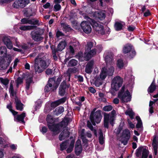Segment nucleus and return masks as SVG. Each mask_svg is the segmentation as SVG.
Listing matches in <instances>:
<instances>
[{"instance_id": "27", "label": "nucleus", "mask_w": 158, "mask_h": 158, "mask_svg": "<svg viewBox=\"0 0 158 158\" xmlns=\"http://www.w3.org/2000/svg\"><path fill=\"white\" fill-rule=\"evenodd\" d=\"M26 116V113L23 112L21 114L18 115L15 117V118L17 121L22 123H24V118Z\"/></svg>"}, {"instance_id": "19", "label": "nucleus", "mask_w": 158, "mask_h": 158, "mask_svg": "<svg viewBox=\"0 0 158 158\" xmlns=\"http://www.w3.org/2000/svg\"><path fill=\"white\" fill-rule=\"evenodd\" d=\"M82 150L81 141L80 140H78L76 143L75 152L77 155H78L81 152Z\"/></svg>"}, {"instance_id": "17", "label": "nucleus", "mask_w": 158, "mask_h": 158, "mask_svg": "<svg viewBox=\"0 0 158 158\" xmlns=\"http://www.w3.org/2000/svg\"><path fill=\"white\" fill-rule=\"evenodd\" d=\"M23 24H29L31 25H38L39 21L37 19H30L29 18H23L21 20Z\"/></svg>"}, {"instance_id": "13", "label": "nucleus", "mask_w": 158, "mask_h": 158, "mask_svg": "<svg viewBox=\"0 0 158 158\" xmlns=\"http://www.w3.org/2000/svg\"><path fill=\"white\" fill-rule=\"evenodd\" d=\"M30 3V0H16L13 4V6L16 8H23Z\"/></svg>"}, {"instance_id": "24", "label": "nucleus", "mask_w": 158, "mask_h": 158, "mask_svg": "<svg viewBox=\"0 0 158 158\" xmlns=\"http://www.w3.org/2000/svg\"><path fill=\"white\" fill-rule=\"evenodd\" d=\"M66 85L65 82L62 83L59 87V94L61 96H64L65 93V89L66 88Z\"/></svg>"}, {"instance_id": "62", "label": "nucleus", "mask_w": 158, "mask_h": 158, "mask_svg": "<svg viewBox=\"0 0 158 158\" xmlns=\"http://www.w3.org/2000/svg\"><path fill=\"white\" fill-rule=\"evenodd\" d=\"M36 107L37 108H39L40 107L41 105V103L40 101H38L36 103Z\"/></svg>"}, {"instance_id": "28", "label": "nucleus", "mask_w": 158, "mask_h": 158, "mask_svg": "<svg viewBox=\"0 0 158 158\" xmlns=\"http://www.w3.org/2000/svg\"><path fill=\"white\" fill-rule=\"evenodd\" d=\"M66 45V43L65 41L60 42L58 44L57 50L59 51H62L65 47Z\"/></svg>"}, {"instance_id": "20", "label": "nucleus", "mask_w": 158, "mask_h": 158, "mask_svg": "<svg viewBox=\"0 0 158 158\" xmlns=\"http://www.w3.org/2000/svg\"><path fill=\"white\" fill-rule=\"evenodd\" d=\"M4 44L6 45L7 48L9 49H11L13 47L12 44L9 39L7 37H4L3 39Z\"/></svg>"}, {"instance_id": "38", "label": "nucleus", "mask_w": 158, "mask_h": 158, "mask_svg": "<svg viewBox=\"0 0 158 158\" xmlns=\"http://www.w3.org/2000/svg\"><path fill=\"white\" fill-rule=\"evenodd\" d=\"M156 88V85L153 81L148 88V91L150 93H152L155 90Z\"/></svg>"}, {"instance_id": "10", "label": "nucleus", "mask_w": 158, "mask_h": 158, "mask_svg": "<svg viewBox=\"0 0 158 158\" xmlns=\"http://www.w3.org/2000/svg\"><path fill=\"white\" fill-rule=\"evenodd\" d=\"M101 114L100 110H98L93 113L92 112L90 116L91 121L94 125H95V123H98L101 119Z\"/></svg>"}, {"instance_id": "3", "label": "nucleus", "mask_w": 158, "mask_h": 158, "mask_svg": "<svg viewBox=\"0 0 158 158\" xmlns=\"http://www.w3.org/2000/svg\"><path fill=\"white\" fill-rule=\"evenodd\" d=\"M46 120L48 123V126L50 130L53 131L54 134H56L59 132L60 128L63 127L65 128L68 124L67 121L63 120L58 125H55L54 123V120L51 115L47 116Z\"/></svg>"}, {"instance_id": "35", "label": "nucleus", "mask_w": 158, "mask_h": 158, "mask_svg": "<svg viewBox=\"0 0 158 158\" xmlns=\"http://www.w3.org/2000/svg\"><path fill=\"white\" fill-rule=\"evenodd\" d=\"M14 83V81H11L10 83V86L9 89V92L11 95L13 96L15 95L14 88L13 87V84Z\"/></svg>"}, {"instance_id": "16", "label": "nucleus", "mask_w": 158, "mask_h": 158, "mask_svg": "<svg viewBox=\"0 0 158 158\" xmlns=\"http://www.w3.org/2000/svg\"><path fill=\"white\" fill-rule=\"evenodd\" d=\"M141 152H142L141 158H147L148 154V149L142 147L139 148L136 150V156L139 157L141 155Z\"/></svg>"}, {"instance_id": "41", "label": "nucleus", "mask_w": 158, "mask_h": 158, "mask_svg": "<svg viewBox=\"0 0 158 158\" xmlns=\"http://www.w3.org/2000/svg\"><path fill=\"white\" fill-rule=\"evenodd\" d=\"M74 141L73 140L71 142L69 147L66 150L67 153H70L73 150L74 147Z\"/></svg>"}, {"instance_id": "7", "label": "nucleus", "mask_w": 158, "mask_h": 158, "mask_svg": "<svg viewBox=\"0 0 158 158\" xmlns=\"http://www.w3.org/2000/svg\"><path fill=\"white\" fill-rule=\"evenodd\" d=\"M89 20L91 21V25L94 30L98 33L103 35L105 33L103 25L99 22L98 23L91 19L89 18Z\"/></svg>"}, {"instance_id": "4", "label": "nucleus", "mask_w": 158, "mask_h": 158, "mask_svg": "<svg viewBox=\"0 0 158 158\" xmlns=\"http://www.w3.org/2000/svg\"><path fill=\"white\" fill-rule=\"evenodd\" d=\"M118 97L122 102H127L131 101V95L128 90L125 89L124 86H123L120 91L118 93Z\"/></svg>"}, {"instance_id": "50", "label": "nucleus", "mask_w": 158, "mask_h": 158, "mask_svg": "<svg viewBox=\"0 0 158 158\" xmlns=\"http://www.w3.org/2000/svg\"><path fill=\"white\" fill-rule=\"evenodd\" d=\"M61 6L60 5L58 4H56L54 6V10L55 11H57L60 10Z\"/></svg>"}, {"instance_id": "1", "label": "nucleus", "mask_w": 158, "mask_h": 158, "mask_svg": "<svg viewBox=\"0 0 158 158\" xmlns=\"http://www.w3.org/2000/svg\"><path fill=\"white\" fill-rule=\"evenodd\" d=\"M105 60L106 62L107 66L102 68L101 72L100 74V77L96 79L94 84L97 87H98L102 84V81L108 76H111L113 74L114 69L113 64L114 62L113 60V55L110 53L107 55L106 53L104 54Z\"/></svg>"}, {"instance_id": "45", "label": "nucleus", "mask_w": 158, "mask_h": 158, "mask_svg": "<svg viewBox=\"0 0 158 158\" xmlns=\"http://www.w3.org/2000/svg\"><path fill=\"white\" fill-rule=\"evenodd\" d=\"M7 108L12 113L13 115H15L17 114L18 112L12 109V106L11 103L8 105L7 106Z\"/></svg>"}, {"instance_id": "30", "label": "nucleus", "mask_w": 158, "mask_h": 158, "mask_svg": "<svg viewBox=\"0 0 158 158\" xmlns=\"http://www.w3.org/2000/svg\"><path fill=\"white\" fill-rule=\"evenodd\" d=\"M136 118L137 121V123L136 125V127L137 128L140 129L141 130H143L142 123L140 118L139 116H136Z\"/></svg>"}, {"instance_id": "58", "label": "nucleus", "mask_w": 158, "mask_h": 158, "mask_svg": "<svg viewBox=\"0 0 158 158\" xmlns=\"http://www.w3.org/2000/svg\"><path fill=\"white\" fill-rule=\"evenodd\" d=\"M119 100L117 98H115L113 100V102L115 104H118L119 103Z\"/></svg>"}, {"instance_id": "63", "label": "nucleus", "mask_w": 158, "mask_h": 158, "mask_svg": "<svg viewBox=\"0 0 158 158\" xmlns=\"http://www.w3.org/2000/svg\"><path fill=\"white\" fill-rule=\"evenodd\" d=\"M89 90L90 91L93 93H94L96 92V90L95 89L92 87H90L89 88Z\"/></svg>"}, {"instance_id": "37", "label": "nucleus", "mask_w": 158, "mask_h": 158, "mask_svg": "<svg viewBox=\"0 0 158 158\" xmlns=\"http://www.w3.org/2000/svg\"><path fill=\"white\" fill-rule=\"evenodd\" d=\"M93 44L92 42H89L87 43L86 47V48L85 52L87 53L90 51L91 50V48L93 47Z\"/></svg>"}, {"instance_id": "14", "label": "nucleus", "mask_w": 158, "mask_h": 158, "mask_svg": "<svg viewBox=\"0 0 158 158\" xmlns=\"http://www.w3.org/2000/svg\"><path fill=\"white\" fill-rule=\"evenodd\" d=\"M0 70H3L6 69L9 66L11 61V58L10 57H5L0 59Z\"/></svg>"}, {"instance_id": "39", "label": "nucleus", "mask_w": 158, "mask_h": 158, "mask_svg": "<svg viewBox=\"0 0 158 158\" xmlns=\"http://www.w3.org/2000/svg\"><path fill=\"white\" fill-rule=\"evenodd\" d=\"M152 145L153 149H157L158 147V141L156 140V136H154V138L153 140Z\"/></svg>"}, {"instance_id": "12", "label": "nucleus", "mask_w": 158, "mask_h": 158, "mask_svg": "<svg viewBox=\"0 0 158 158\" xmlns=\"http://www.w3.org/2000/svg\"><path fill=\"white\" fill-rule=\"evenodd\" d=\"M43 31L40 29H38L36 31L32 32V37L35 41L39 42L42 41L44 37L42 36L43 34Z\"/></svg>"}, {"instance_id": "23", "label": "nucleus", "mask_w": 158, "mask_h": 158, "mask_svg": "<svg viewBox=\"0 0 158 158\" xmlns=\"http://www.w3.org/2000/svg\"><path fill=\"white\" fill-rule=\"evenodd\" d=\"M15 101L16 109L20 111L23 110V105L17 98H15Z\"/></svg>"}, {"instance_id": "47", "label": "nucleus", "mask_w": 158, "mask_h": 158, "mask_svg": "<svg viewBox=\"0 0 158 158\" xmlns=\"http://www.w3.org/2000/svg\"><path fill=\"white\" fill-rule=\"evenodd\" d=\"M32 81V79L30 78L26 80V90H28L30 88V83Z\"/></svg>"}, {"instance_id": "60", "label": "nucleus", "mask_w": 158, "mask_h": 158, "mask_svg": "<svg viewBox=\"0 0 158 158\" xmlns=\"http://www.w3.org/2000/svg\"><path fill=\"white\" fill-rule=\"evenodd\" d=\"M47 131V128L45 127H43L42 128L41 131L43 133H46Z\"/></svg>"}, {"instance_id": "42", "label": "nucleus", "mask_w": 158, "mask_h": 158, "mask_svg": "<svg viewBox=\"0 0 158 158\" xmlns=\"http://www.w3.org/2000/svg\"><path fill=\"white\" fill-rule=\"evenodd\" d=\"M87 125L88 127L92 131H93L94 134L97 136V132L95 130H94L93 129V127L92 126L90 122L89 121L87 122Z\"/></svg>"}, {"instance_id": "61", "label": "nucleus", "mask_w": 158, "mask_h": 158, "mask_svg": "<svg viewBox=\"0 0 158 158\" xmlns=\"http://www.w3.org/2000/svg\"><path fill=\"white\" fill-rule=\"evenodd\" d=\"M50 3L49 2H47L44 5L43 7L45 9H47L50 6Z\"/></svg>"}, {"instance_id": "59", "label": "nucleus", "mask_w": 158, "mask_h": 158, "mask_svg": "<svg viewBox=\"0 0 158 158\" xmlns=\"http://www.w3.org/2000/svg\"><path fill=\"white\" fill-rule=\"evenodd\" d=\"M135 28V27L132 26H129L128 28V30L130 31H132Z\"/></svg>"}, {"instance_id": "56", "label": "nucleus", "mask_w": 158, "mask_h": 158, "mask_svg": "<svg viewBox=\"0 0 158 158\" xmlns=\"http://www.w3.org/2000/svg\"><path fill=\"white\" fill-rule=\"evenodd\" d=\"M52 72V70L49 69H47L46 71V73L48 75H51Z\"/></svg>"}, {"instance_id": "15", "label": "nucleus", "mask_w": 158, "mask_h": 158, "mask_svg": "<svg viewBox=\"0 0 158 158\" xmlns=\"http://www.w3.org/2000/svg\"><path fill=\"white\" fill-rule=\"evenodd\" d=\"M131 134L130 131L127 129L123 131V133L122 138L121 139L122 143L124 145L127 144V141L130 137Z\"/></svg>"}, {"instance_id": "9", "label": "nucleus", "mask_w": 158, "mask_h": 158, "mask_svg": "<svg viewBox=\"0 0 158 158\" xmlns=\"http://www.w3.org/2000/svg\"><path fill=\"white\" fill-rule=\"evenodd\" d=\"M85 18L87 19V21H84L82 22L81 24V26L84 32L86 34H88L90 33L92 31L90 25L91 22L89 20V18H90L89 17L85 16Z\"/></svg>"}, {"instance_id": "49", "label": "nucleus", "mask_w": 158, "mask_h": 158, "mask_svg": "<svg viewBox=\"0 0 158 158\" xmlns=\"http://www.w3.org/2000/svg\"><path fill=\"white\" fill-rule=\"evenodd\" d=\"M113 109V107L111 105H108L104 106L103 108V110L106 111H109Z\"/></svg>"}, {"instance_id": "55", "label": "nucleus", "mask_w": 158, "mask_h": 158, "mask_svg": "<svg viewBox=\"0 0 158 158\" xmlns=\"http://www.w3.org/2000/svg\"><path fill=\"white\" fill-rule=\"evenodd\" d=\"M86 55L84 54V57L80 56L78 57V59H79V60L81 61H83L84 60H87L86 59Z\"/></svg>"}, {"instance_id": "54", "label": "nucleus", "mask_w": 158, "mask_h": 158, "mask_svg": "<svg viewBox=\"0 0 158 158\" xmlns=\"http://www.w3.org/2000/svg\"><path fill=\"white\" fill-rule=\"evenodd\" d=\"M127 121L129 126L131 128H133L135 127L134 124L132 123V122L129 119H128Z\"/></svg>"}, {"instance_id": "21", "label": "nucleus", "mask_w": 158, "mask_h": 158, "mask_svg": "<svg viewBox=\"0 0 158 158\" xmlns=\"http://www.w3.org/2000/svg\"><path fill=\"white\" fill-rule=\"evenodd\" d=\"M94 62L91 61L89 62L86 64L85 69V72L87 73H91L92 71Z\"/></svg>"}, {"instance_id": "52", "label": "nucleus", "mask_w": 158, "mask_h": 158, "mask_svg": "<svg viewBox=\"0 0 158 158\" xmlns=\"http://www.w3.org/2000/svg\"><path fill=\"white\" fill-rule=\"evenodd\" d=\"M75 78L77 79L80 82H82L83 81V77L81 76L76 75L75 76Z\"/></svg>"}, {"instance_id": "43", "label": "nucleus", "mask_w": 158, "mask_h": 158, "mask_svg": "<svg viewBox=\"0 0 158 158\" xmlns=\"http://www.w3.org/2000/svg\"><path fill=\"white\" fill-rule=\"evenodd\" d=\"M117 67L118 68L120 69H122L124 66L123 61L121 59L118 60L117 61Z\"/></svg>"}, {"instance_id": "64", "label": "nucleus", "mask_w": 158, "mask_h": 158, "mask_svg": "<svg viewBox=\"0 0 158 158\" xmlns=\"http://www.w3.org/2000/svg\"><path fill=\"white\" fill-rule=\"evenodd\" d=\"M10 147L13 150L17 148V146L14 144L11 145Z\"/></svg>"}, {"instance_id": "26", "label": "nucleus", "mask_w": 158, "mask_h": 158, "mask_svg": "<svg viewBox=\"0 0 158 158\" xmlns=\"http://www.w3.org/2000/svg\"><path fill=\"white\" fill-rule=\"evenodd\" d=\"M69 131L67 130H64L63 131L59 136V139L60 140H62L64 139L66 137H69Z\"/></svg>"}, {"instance_id": "53", "label": "nucleus", "mask_w": 158, "mask_h": 158, "mask_svg": "<svg viewBox=\"0 0 158 158\" xmlns=\"http://www.w3.org/2000/svg\"><path fill=\"white\" fill-rule=\"evenodd\" d=\"M68 51L72 54H73L74 52V49L71 45H70L68 49Z\"/></svg>"}, {"instance_id": "22", "label": "nucleus", "mask_w": 158, "mask_h": 158, "mask_svg": "<svg viewBox=\"0 0 158 158\" xmlns=\"http://www.w3.org/2000/svg\"><path fill=\"white\" fill-rule=\"evenodd\" d=\"M66 100V98H62L55 102H52L51 104V106L54 108L60 104L64 103Z\"/></svg>"}, {"instance_id": "8", "label": "nucleus", "mask_w": 158, "mask_h": 158, "mask_svg": "<svg viewBox=\"0 0 158 158\" xmlns=\"http://www.w3.org/2000/svg\"><path fill=\"white\" fill-rule=\"evenodd\" d=\"M123 52L124 54H128V57L130 59L133 58L135 55V52L132 46L129 44H126L123 46Z\"/></svg>"}, {"instance_id": "34", "label": "nucleus", "mask_w": 158, "mask_h": 158, "mask_svg": "<svg viewBox=\"0 0 158 158\" xmlns=\"http://www.w3.org/2000/svg\"><path fill=\"white\" fill-rule=\"evenodd\" d=\"M99 142L100 144H103L104 142V138L102 132L101 130H99Z\"/></svg>"}, {"instance_id": "18", "label": "nucleus", "mask_w": 158, "mask_h": 158, "mask_svg": "<svg viewBox=\"0 0 158 158\" xmlns=\"http://www.w3.org/2000/svg\"><path fill=\"white\" fill-rule=\"evenodd\" d=\"M92 16L95 18H97L100 20L104 19L106 17L105 13L102 11H97L92 13Z\"/></svg>"}, {"instance_id": "57", "label": "nucleus", "mask_w": 158, "mask_h": 158, "mask_svg": "<svg viewBox=\"0 0 158 158\" xmlns=\"http://www.w3.org/2000/svg\"><path fill=\"white\" fill-rule=\"evenodd\" d=\"M63 35V33L61 31H58L56 33V36L58 38Z\"/></svg>"}, {"instance_id": "5", "label": "nucleus", "mask_w": 158, "mask_h": 158, "mask_svg": "<svg viewBox=\"0 0 158 158\" xmlns=\"http://www.w3.org/2000/svg\"><path fill=\"white\" fill-rule=\"evenodd\" d=\"M116 116V111L113 110L109 114H105L104 115V127L108 128L109 123L113 125V122Z\"/></svg>"}, {"instance_id": "33", "label": "nucleus", "mask_w": 158, "mask_h": 158, "mask_svg": "<svg viewBox=\"0 0 158 158\" xmlns=\"http://www.w3.org/2000/svg\"><path fill=\"white\" fill-rule=\"evenodd\" d=\"M34 26H23L19 27L20 30L23 31L29 30L34 29Z\"/></svg>"}, {"instance_id": "48", "label": "nucleus", "mask_w": 158, "mask_h": 158, "mask_svg": "<svg viewBox=\"0 0 158 158\" xmlns=\"http://www.w3.org/2000/svg\"><path fill=\"white\" fill-rule=\"evenodd\" d=\"M16 86L17 88L19 87V84H21L23 82V78L20 77H19L15 81Z\"/></svg>"}, {"instance_id": "6", "label": "nucleus", "mask_w": 158, "mask_h": 158, "mask_svg": "<svg viewBox=\"0 0 158 158\" xmlns=\"http://www.w3.org/2000/svg\"><path fill=\"white\" fill-rule=\"evenodd\" d=\"M58 85L56 82L55 78H51L49 79L48 83L45 86L44 90L47 92L50 91H54L56 89Z\"/></svg>"}, {"instance_id": "31", "label": "nucleus", "mask_w": 158, "mask_h": 158, "mask_svg": "<svg viewBox=\"0 0 158 158\" xmlns=\"http://www.w3.org/2000/svg\"><path fill=\"white\" fill-rule=\"evenodd\" d=\"M7 54V49L5 46L0 47V55L3 57L6 56Z\"/></svg>"}, {"instance_id": "40", "label": "nucleus", "mask_w": 158, "mask_h": 158, "mask_svg": "<svg viewBox=\"0 0 158 158\" xmlns=\"http://www.w3.org/2000/svg\"><path fill=\"white\" fill-rule=\"evenodd\" d=\"M64 108L62 106H60L56 109V114L57 115L61 114L64 111Z\"/></svg>"}, {"instance_id": "46", "label": "nucleus", "mask_w": 158, "mask_h": 158, "mask_svg": "<svg viewBox=\"0 0 158 158\" xmlns=\"http://www.w3.org/2000/svg\"><path fill=\"white\" fill-rule=\"evenodd\" d=\"M69 144L67 141L63 142L60 145V149L61 150H63L67 148V146Z\"/></svg>"}, {"instance_id": "29", "label": "nucleus", "mask_w": 158, "mask_h": 158, "mask_svg": "<svg viewBox=\"0 0 158 158\" xmlns=\"http://www.w3.org/2000/svg\"><path fill=\"white\" fill-rule=\"evenodd\" d=\"M124 25L123 22H116L114 25V28L116 30L118 31L122 29Z\"/></svg>"}, {"instance_id": "25", "label": "nucleus", "mask_w": 158, "mask_h": 158, "mask_svg": "<svg viewBox=\"0 0 158 158\" xmlns=\"http://www.w3.org/2000/svg\"><path fill=\"white\" fill-rule=\"evenodd\" d=\"M96 50L94 49L92 50H90V51L87 53L85 52V55H86V59L87 60H89L90 58L92 57L94 55L96 54Z\"/></svg>"}, {"instance_id": "36", "label": "nucleus", "mask_w": 158, "mask_h": 158, "mask_svg": "<svg viewBox=\"0 0 158 158\" xmlns=\"http://www.w3.org/2000/svg\"><path fill=\"white\" fill-rule=\"evenodd\" d=\"M9 82V80L6 78H3L2 77H0V83H1L5 86L8 85Z\"/></svg>"}, {"instance_id": "44", "label": "nucleus", "mask_w": 158, "mask_h": 158, "mask_svg": "<svg viewBox=\"0 0 158 158\" xmlns=\"http://www.w3.org/2000/svg\"><path fill=\"white\" fill-rule=\"evenodd\" d=\"M77 62L76 60L72 59L69 62L68 65L70 66H75L77 64Z\"/></svg>"}, {"instance_id": "51", "label": "nucleus", "mask_w": 158, "mask_h": 158, "mask_svg": "<svg viewBox=\"0 0 158 158\" xmlns=\"http://www.w3.org/2000/svg\"><path fill=\"white\" fill-rule=\"evenodd\" d=\"M110 0H100V6H105V2H108Z\"/></svg>"}, {"instance_id": "32", "label": "nucleus", "mask_w": 158, "mask_h": 158, "mask_svg": "<svg viewBox=\"0 0 158 158\" xmlns=\"http://www.w3.org/2000/svg\"><path fill=\"white\" fill-rule=\"evenodd\" d=\"M125 114L127 115H128L131 119H133L135 115L132 109L130 108H128V110L125 112Z\"/></svg>"}, {"instance_id": "11", "label": "nucleus", "mask_w": 158, "mask_h": 158, "mask_svg": "<svg viewBox=\"0 0 158 158\" xmlns=\"http://www.w3.org/2000/svg\"><path fill=\"white\" fill-rule=\"evenodd\" d=\"M123 83V79L119 76L114 77L112 80L111 87L114 89L117 90L120 87Z\"/></svg>"}, {"instance_id": "2", "label": "nucleus", "mask_w": 158, "mask_h": 158, "mask_svg": "<svg viewBox=\"0 0 158 158\" xmlns=\"http://www.w3.org/2000/svg\"><path fill=\"white\" fill-rule=\"evenodd\" d=\"M49 64V62H48L44 54H40L35 60V72L36 73H40L46 69Z\"/></svg>"}]
</instances>
